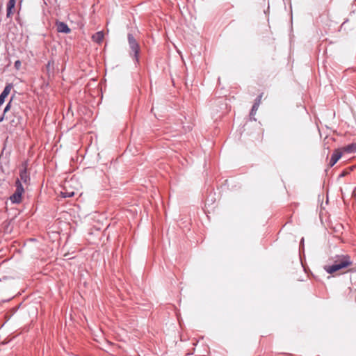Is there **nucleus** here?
Here are the masks:
<instances>
[{
	"label": "nucleus",
	"mask_w": 356,
	"mask_h": 356,
	"mask_svg": "<svg viewBox=\"0 0 356 356\" xmlns=\"http://www.w3.org/2000/svg\"><path fill=\"white\" fill-rule=\"evenodd\" d=\"M342 156V152L339 149H335L332 153L330 160V165L332 167Z\"/></svg>",
	"instance_id": "obj_5"
},
{
	"label": "nucleus",
	"mask_w": 356,
	"mask_h": 356,
	"mask_svg": "<svg viewBox=\"0 0 356 356\" xmlns=\"http://www.w3.org/2000/svg\"><path fill=\"white\" fill-rule=\"evenodd\" d=\"M16 3V0H9L7 3V13L6 17H11L13 15V9L15 8Z\"/></svg>",
	"instance_id": "obj_7"
},
{
	"label": "nucleus",
	"mask_w": 356,
	"mask_h": 356,
	"mask_svg": "<svg viewBox=\"0 0 356 356\" xmlns=\"http://www.w3.org/2000/svg\"><path fill=\"white\" fill-rule=\"evenodd\" d=\"M21 65H22L21 61H20V60H16V61L15 62V65H15V69L18 70H19V69H20V67H21Z\"/></svg>",
	"instance_id": "obj_15"
},
{
	"label": "nucleus",
	"mask_w": 356,
	"mask_h": 356,
	"mask_svg": "<svg viewBox=\"0 0 356 356\" xmlns=\"http://www.w3.org/2000/svg\"><path fill=\"white\" fill-rule=\"evenodd\" d=\"M13 86L12 83H7L0 95V106L3 104L6 97L9 95Z\"/></svg>",
	"instance_id": "obj_4"
},
{
	"label": "nucleus",
	"mask_w": 356,
	"mask_h": 356,
	"mask_svg": "<svg viewBox=\"0 0 356 356\" xmlns=\"http://www.w3.org/2000/svg\"><path fill=\"white\" fill-rule=\"evenodd\" d=\"M330 264L325 265L323 268L328 274H333L334 273L346 268L353 264V261L350 255L340 254H335L329 258Z\"/></svg>",
	"instance_id": "obj_1"
},
{
	"label": "nucleus",
	"mask_w": 356,
	"mask_h": 356,
	"mask_svg": "<svg viewBox=\"0 0 356 356\" xmlns=\"http://www.w3.org/2000/svg\"><path fill=\"white\" fill-rule=\"evenodd\" d=\"M20 179L24 182V183H26L27 181L29 180V175L27 174V172H26V169H24V170H22L20 171Z\"/></svg>",
	"instance_id": "obj_11"
},
{
	"label": "nucleus",
	"mask_w": 356,
	"mask_h": 356,
	"mask_svg": "<svg viewBox=\"0 0 356 356\" xmlns=\"http://www.w3.org/2000/svg\"><path fill=\"white\" fill-rule=\"evenodd\" d=\"M261 97H262V94L259 95L254 100V104L252 107V109L250 111V117L251 119L254 120H256V119L254 118V116L255 115L257 110H258V108L259 106V104L261 103Z\"/></svg>",
	"instance_id": "obj_3"
},
{
	"label": "nucleus",
	"mask_w": 356,
	"mask_h": 356,
	"mask_svg": "<svg viewBox=\"0 0 356 356\" xmlns=\"http://www.w3.org/2000/svg\"><path fill=\"white\" fill-rule=\"evenodd\" d=\"M56 28L59 33H69L71 31L67 24L63 22H56Z\"/></svg>",
	"instance_id": "obj_6"
},
{
	"label": "nucleus",
	"mask_w": 356,
	"mask_h": 356,
	"mask_svg": "<svg viewBox=\"0 0 356 356\" xmlns=\"http://www.w3.org/2000/svg\"><path fill=\"white\" fill-rule=\"evenodd\" d=\"M127 40L130 49V56L133 57L136 63L139 62L140 45L132 33H128Z\"/></svg>",
	"instance_id": "obj_2"
},
{
	"label": "nucleus",
	"mask_w": 356,
	"mask_h": 356,
	"mask_svg": "<svg viewBox=\"0 0 356 356\" xmlns=\"http://www.w3.org/2000/svg\"><path fill=\"white\" fill-rule=\"evenodd\" d=\"M51 63V61L49 60V61H48V63L46 64V70L49 71V69L50 67Z\"/></svg>",
	"instance_id": "obj_16"
},
{
	"label": "nucleus",
	"mask_w": 356,
	"mask_h": 356,
	"mask_svg": "<svg viewBox=\"0 0 356 356\" xmlns=\"http://www.w3.org/2000/svg\"><path fill=\"white\" fill-rule=\"evenodd\" d=\"M303 242H304V238H302L301 239V241H300V245H301V244H303Z\"/></svg>",
	"instance_id": "obj_18"
},
{
	"label": "nucleus",
	"mask_w": 356,
	"mask_h": 356,
	"mask_svg": "<svg viewBox=\"0 0 356 356\" xmlns=\"http://www.w3.org/2000/svg\"><path fill=\"white\" fill-rule=\"evenodd\" d=\"M11 102H12V99H10V101L7 104V105L6 106L5 108H4V111H3V113L5 114L6 112H8L10 109V106H11Z\"/></svg>",
	"instance_id": "obj_14"
},
{
	"label": "nucleus",
	"mask_w": 356,
	"mask_h": 356,
	"mask_svg": "<svg viewBox=\"0 0 356 356\" xmlns=\"http://www.w3.org/2000/svg\"><path fill=\"white\" fill-rule=\"evenodd\" d=\"M344 175H345V174H344V172H343V173L341 175V177L344 176Z\"/></svg>",
	"instance_id": "obj_19"
},
{
	"label": "nucleus",
	"mask_w": 356,
	"mask_h": 356,
	"mask_svg": "<svg viewBox=\"0 0 356 356\" xmlns=\"http://www.w3.org/2000/svg\"><path fill=\"white\" fill-rule=\"evenodd\" d=\"M15 186H16V190H15V193L22 197V195L24 193V188L19 179H17L16 181Z\"/></svg>",
	"instance_id": "obj_9"
},
{
	"label": "nucleus",
	"mask_w": 356,
	"mask_h": 356,
	"mask_svg": "<svg viewBox=\"0 0 356 356\" xmlns=\"http://www.w3.org/2000/svg\"><path fill=\"white\" fill-rule=\"evenodd\" d=\"M61 193V195L63 197H71L72 196H74V192L72 191V192H60Z\"/></svg>",
	"instance_id": "obj_13"
},
{
	"label": "nucleus",
	"mask_w": 356,
	"mask_h": 356,
	"mask_svg": "<svg viewBox=\"0 0 356 356\" xmlns=\"http://www.w3.org/2000/svg\"><path fill=\"white\" fill-rule=\"evenodd\" d=\"M92 38H93L94 41H95L98 43L101 42L104 38L103 32L99 31V32L96 33L95 35H94L92 36Z\"/></svg>",
	"instance_id": "obj_10"
},
{
	"label": "nucleus",
	"mask_w": 356,
	"mask_h": 356,
	"mask_svg": "<svg viewBox=\"0 0 356 356\" xmlns=\"http://www.w3.org/2000/svg\"><path fill=\"white\" fill-rule=\"evenodd\" d=\"M344 152L352 154L356 152V143L348 144L343 148Z\"/></svg>",
	"instance_id": "obj_8"
},
{
	"label": "nucleus",
	"mask_w": 356,
	"mask_h": 356,
	"mask_svg": "<svg viewBox=\"0 0 356 356\" xmlns=\"http://www.w3.org/2000/svg\"><path fill=\"white\" fill-rule=\"evenodd\" d=\"M13 203H19L22 200V197L18 194L14 193L10 197Z\"/></svg>",
	"instance_id": "obj_12"
},
{
	"label": "nucleus",
	"mask_w": 356,
	"mask_h": 356,
	"mask_svg": "<svg viewBox=\"0 0 356 356\" xmlns=\"http://www.w3.org/2000/svg\"><path fill=\"white\" fill-rule=\"evenodd\" d=\"M5 114L3 113V115L0 118V122H1L4 120Z\"/></svg>",
	"instance_id": "obj_17"
}]
</instances>
